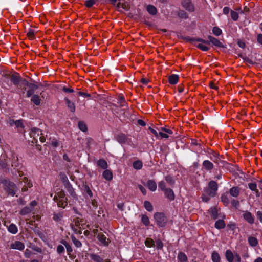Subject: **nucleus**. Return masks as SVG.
I'll use <instances>...</instances> for the list:
<instances>
[{
	"mask_svg": "<svg viewBox=\"0 0 262 262\" xmlns=\"http://www.w3.org/2000/svg\"><path fill=\"white\" fill-rule=\"evenodd\" d=\"M218 185L216 182L211 180L209 182L207 186L204 188L201 195V199L204 202H208L211 198L217 195Z\"/></svg>",
	"mask_w": 262,
	"mask_h": 262,
	"instance_id": "1",
	"label": "nucleus"
},
{
	"mask_svg": "<svg viewBox=\"0 0 262 262\" xmlns=\"http://www.w3.org/2000/svg\"><path fill=\"white\" fill-rule=\"evenodd\" d=\"M16 88L19 92H21L23 94L27 92L26 97H30L38 88V86L34 83H29L26 79L24 78L19 84L16 86Z\"/></svg>",
	"mask_w": 262,
	"mask_h": 262,
	"instance_id": "2",
	"label": "nucleus"
},
{
	"mask_svg": "<svg viewBox=\"0 0 262 262\" xmlns=\"http://www.w3.org/2000/svg\"><path fill=\"white\" fill-rule=\"evenodd\" d=\"M2 183L3 184L4 189L9 195L14 196L15 194L17 187L13 182L9 180H4Z\"/></svg>",
	"mask_w": 262,
	"mask_h": 262,
	"instance_id": "3",
	"label": "nucleus"
},
{
	"mask_svg": "<svg viewBox=\"0 0 262 262\" xmlns=\"http://www.w3.org/2000/svg\"><path fill=\"white\" fill-rule=\"evenodd\" d=\"M157 224L159 227H164L167 223V219L163 212H156L154 215Z\"/></svg>",
	"mask_w": 262,
	"mask_h": 262,
	"instance_id": "4",
	"label": "nucleus"
},
{
	"mask_svg": "<svg viewBox=\"0 0 262 262\" xmlns=\"http://www.w3.org/2000/svg\"><path fill=\"white\" fill-rule=\"evenodd\" d=\"M208 40H204L202 38H199L198 40L199 42H200L207 45H209L210 43H212V45L216 47H223L222 43L216 38L209 35L208 36Z\"/></svg>",
	"mask_w": 262,
	"mask_h": 262,
	"instance_id": "5",
	"label": "nucleus"
},
{
	"mask_svg": "<svg viewBox=\"0 0 262 262\" xmlns=\"http://www.w3.org/2000/svg\"><path fill=\"white\" fill-rule=\"evenodd\" d=\"M5 77L10 79L11 82L16 87L23 80L20 74L17 72H13L12 74H6Z\"/></svg>",
	"mask_w": 262,
	"mask_h": 262,
	"instance_id": "6",
	"label": "nucleus"
},
{
	"mask_svg": "<svg viewBox=\"0 0 262 262\" xmlns=\"http://www.w3.org/2000/svg\"><path fill=\"white\" fill-rule=\"evenodd\" d=\"M59 201H58V207L65 208L68 205V198L66 196V193L64 190H61L60 191L57 192Z\"/></svg>",
	"mask_w": 262,
	"mask_h": 262,
	"instance_id": "7",
	"label": "nucleus"
},
{
	"mask_svg": "<svg viewBox=\"0 0 262 262\" xmlns=\"http://www.w3.org/2000/svg\"><path fill=\"white\" fill-rule=\"evenodd\" d=\"M29 135L31 138H33V140L32 142L33 143H37V138L39 137L40 135H42L41 130L37 128H33L31 129Z\"/></svg>",
	"mask_w": 262,
	"mask_h": 262,
	"instance_id": "8",
	"label": "nucleus"
},
{
	"mask_svg": "<svg viewBox=\"0 0 262 262\" xmlns=\"http://www.w3.org/2000/svg\"><path fill=\"white\" fill-rule=\"evenodd\" d=\"M81 190L83 195L85 198H87L88 196H89L90 198H93V193L86 182L82 183Z\"/></svg>",
	"mask_w": 262,
	"mask_h": 262,
	"instance_id": "9",
	"label": "nucleus"
},
{
	"mask_svg": "<svg viewBox=\"0 0 262 262\" xmlns=\"http://www.w3.org/2000/svg\"><path fill=\"white\" fill-rule=\"evenodd\" d=\"M242 216L244 220L250 225H252L254 223V216L250 212L247 210L244 211H243Z\"/></svg>",
	"mask_w": 262,
	"mask_h": 262,
	"instance_id": "10",
	"label": "nucleus"
},
{
	"mask_svg": "<svg viewBox=\"0 0 262 262\" xmlns=\"http://www.w3.org/2000/svg\"><path fill=\"white\" fill-rule=\"evenodd\" d=\"M182 6L190 12L194 11V7L190 0H183L182 2Z\"/></svg>",
	"mask_w": 262,
	"mask_h": 262,
	"instance_id": "11",
	"label": "nucleus"
},
{
	"mask_svg": "<svg viewBox=\"0 0 262 262\" xmlns=\"http://www.w3.org/2000/svg\"><path fill=\"white\" fill-rule=\"evenodd\" d=\"M202 167L205 170L211 172L214 168V165L209 160H206L203 162Z\"/></svg>",
	"mask_w": 262,
	"mask_h": 262,
	"instance_id": "12",
	"label": "nucleus"
},
{
	"mask_svg": "<svg viewBox=\"0 0 262 262\" xmlns=\"http://www.w3.org/2000/svg\"><path fill=\"white\" fill-rule=\"evenodd\" d=\"M64 187L73 199L75 200H78V196L71 183L67 184Z\"/></svg>",
	"mask_w": 262,
	"mask_h": 262,
	"instance_id": "13",
	"label": "nucleus"
},
{
	"mask_svg": "<svg viewBox=\"0 0 262 262\" xmlns=\"http://www.w3.org/2000/svg\"><path fill=\"white\" fill-rule=\"evenodd\" d=\"M63 217V212H54L53 213V220L57 223H61Z\"/></svg>",
	"mask_w": 262,
	"mask_h": 262,
	"instance_id": "14",
	"label": "nucleus"
},
{
	"mask_svg": "<svg viewBox=\"0 0 262 262\" xmlns=\"http://www.w3.org/2000/svg\"><path fill=\"white\" fill-rule=\"evenodd\" d=\"M97 237L104 246H107L110 243V240L107 238L102 233H98Z\"/></svg>",
	"mask_w": 262,
	"mask_h": 262,
	"instance_id": "15",
	"label": "nucleus"
},
{
	"mask_svg": "<svg viewBox=\"0 0 262 262\" xmlns=\"http://www.w3.org/2000/svg\"><path fill=\"white\" fill-rule=\"evenodd\" d=\"M116 140L120 144H125L127 140V137L125 134L120 133L115 136Z\"/></svg>",
	"mask_w": 262,
	"mask_h": 262,
	"instance_id": "16",
	"label": "nucleus"
},
{
	"mask_svg": "<svg viewBox=\"0 0 262 262\" xmlns=\"http://www.w3.org/2000/svg\"><path fill=\"white\" fill-rule=\"evenodd\" d=\"M164 195L166 198L169 201H173L175 199V195L173 190L170 188H168L163 191Z\"/></svg>",
	"mask_w": 262,
	"mask_h": 262,
	"instance_id": "17",
	"label": "nucleus"
},
{
	"mask_svg": "<svg viewBox=\"0 0 262 262\" xmlns=\"http://www.w3.org/2000/svg\"><path fill=\"white\" fill-rule=\"evenodd\" d=\"M11 249L23 250L25 248L24 244L20 241H15L14 243L10 245Z\"/></svg>",
	"mask_w": 262,
	"mask_h": 262,
	"instance_id": "18",
	"label": "nucleus"
},
{
	"mask_svg": "<svg viewBox=\"0 0 262 262\" xmlns=\"http://www.w3.org/2000/svg\"><path fill=\"white\" fill-rule=\"evenodd\" d=\"M65 103L66 104L67 107L70 110V112L74 113L75 112L76 107L75 103L72 102L67 97L64 98V99Z\"/></svg>",
	"mask_w": 262,
	"mask_h": 262,
	"instance_id": "19",
	"label": "nucleus"
},
{
	"mask_svg": "<svg viewBox=\"0 0 262 262\" xmlns=\"http://www.w3.org/2000/svg\"><path fill=\"white\" fill-rule=\"evenodd\" d=\"M208 213L210 214L211 219L213 220H216L218 217V210L215 206L211 207L208 210Z\"/></svg>",
	"mask_w": 262,
	"mask_h": 262,
	"instance_id": "20",
	"label": "nucleus"
},
{
	"mask_svg": "<svg viewBox=\"0 0 262 262\" xmlns=\"http://www.w3.org/2000/svg\"><path fill=\"white\" fill-rule=\"evenodd\" d=\"M240 188L237 186H234L230 189L229 193L230 194L235 198H237L240 193Z\"/></svg>",
	"mask_w": 262,
	"mask_h": 262,
	"instance_id": "21",
	"label": "nucleus"
},
{
	"mask_svg": "<svg viewBox=\"0 0 262 262\" xmlns=\"http://www.w3.org/2000/svg\"><path fill=\"white\" fill-rule=\"evenodd\" d=\"M209 154L212 155L213 157H214V159H213L212 158V157H211L210 159L212 160L214 163H215L216 164H219V161H220V159L219 157V156H220L219 153H218L213 150H211V152H209Z\"/></svg>",
	"mask_w": 262,
	"mask_h": 262,
	"instance_id": "22",
	"label": "nucleus"
},
{
	"mask_svg": "<svg viewBox=\"0 0 262 262\" xmlns=\"http://www.w3.org/2000/svg\"><path fill=\"white\" fill-rule=\"evenodd\" d=\"M147 187L151 191H155L157 189V184L155 181L149 180L147 182Z\"/></svg>",
	"mask_w": 262,
	"mask_h": 262,
	"instance_id": "23",
	"label": "nucleus"
},
{
	"mask_svg": "<svg viewBox=\"0 0 262 262\" xmlns=\"http://www.w3.org/2000/svg\"><path fill=\"white\" fill-rule=\"evenodd\" d=\"M103 177L107 181L113 179V173L111 170L105 169L102 174Z\"/></svg>",
	"mask_w": 262,
	"mask_h": 262,
	"instance_id": "24",
	"label": "nucleus"
},
{
	"mask_svg": "<svg viewBox=\"0 0 262 262\" xmlns=\"http://www.w3.org/2000/svg\"><path fill=\"white\" fill-rule=\"evenodd\" d=\"M179 76L176 74H172L168 77V82L170 84H176L179 80Z\"/></svg>",
	"mask_w": 262,
	"mask_h": 262,
	"instance_id": "25",
	"label": "nucleus"
},
{
	"mask_svg": "<svg viewBox=\"0 0 262 262\" xmlns=\"http://www.w3.org/2000/svg\"><path fill=\"white\" fill-rule=\"evenodd\" d=\"M235 255H233L230 250H227L225 253V257L228 262H233L234 259Z\"/></svg>",
	"mask_w": 262,
	"mask_h": 262,
	"instance_id": "26",
	"label": "nucleus"
},
{
	"mask_svg": "<svg viewBox=\"0 0 262 262\" xmlns=\"http://www.w3.org/2000/svg\"><path fill=\"white\" fill-rule=\"evenodd\" d=\"M60 243L65 246L66 248L67 249V251L68 254L70 256H71V253L73 252V249H72L71 246L66 241H65L64 239H62L60 241Z\"/></svg>",
	"mask_w": 262,
	"mask_h": 262,
	"instance_id": "27",
	"label": "nucleus"
},
{
	"mask_svg": "<svg viewBox=\"0 0 262 262\" xmlns=\"http://www.w3.org/2000/svg\"><path fill=\"white\" fill-rule=\"evenodd\" d=\"M226 224L223 220L220 219L216 221L214 227L217 229H222L225 227Z\"/></svg>",
	"mask_w": 262,
	"mask_h": 262,
	"instance_id": "28",
	"label": "nucleus"
},
{
	"mask_svg": "<svg viewBox=\"0 0 262 262\" xmlns=\"http://www.w3.org/2000/svg\"><path fill=\"white\" fill-rule=\"evenodd\" d=\"M97 166L102 168L103 169H106L108 167V164L105 160L103 159H99L97 162Z\"/></svg>",
	"mask_w": 262,
	"mask_h": 262,
	"instance_id": "29",
	"label": "nucleus"
},
{
	"mask_svg": "<svg viewBox=\"0 0 262 262\" xmlns=\"http://www.w3.org/2000/svg\"><path fill=\"white\" fill-rule=\"evenodd\" d=\"M146 10L148 11V12L152 15H155L157 13V8L152 5H149L146 7Z\"/></svg>",
	"mask_w": 262,
	"mask_h": 262,
	"instance_id": "30",
	"label": "nucleus"
},
{
	"mask_svg": "<svg viewBox=\"0 0 262 262\" xmlns=\"http://www.w3.org/2000/svg\"><path fill=\"white\" fill-rule=\"evenodd\" d=\"M177 257L180 262H187L188 261L187 256L184 252H180Z\"/></svg>",
	"mask_w": 262,
	"mask_h": 262,
	"instance_id": "31",
	"label": "nucleus"
},
{
	"mask_svg": "<svg viewBox=\"0 0 262 262\" xmlns=\"http://www.w3.org/2000/svg\"><path fill=\"white\" fill-rule=\"evenodd\" d=\"M13 124H14L18 128L23 129L25 127L22 119L16 121L13 120L12 122L10 123V125L12 126Z\"/></svg>",
	"mask_w": 262,
	"mask_h": 262,
	"instance_id": "32",
	"label": "nucleus"
},
{
	"mask_svg": "<svg viewBox=\"0 0 262 262\" xmlns=\"http://www.w3.org/2000/svg\"><path fill=\"white\" fill-rule=\"evenodd\" d=\"M90 257L91 258V259L94 261L95 262H103V259L102 257H101L100 256L96 254H90Z\"/></svg>",
	"mask_w": 262,
	"mask_h": 262,
	"instance_id": "33",
	"label": "nucleus"
},
{
	"mask_svg": "<svg viewBox=\"0 0 262 262\" xmlns=\"http://www.w3.org/2000/svg\"><path fill=\"white\" fill-rule=\"evenodd\" d=\"M32 97L31 99V101L36 105H39L40 104L41 99L39 96L38 95H32Z\"/></svg>",
	"mask_w": 262,
	"mask_h": 262,
	"instance_id": "34",
	"label": "nucleus"
},
{
	"mask_svg": "<svg viewBox=\"0 0 262 262\" xmlns=\"http://www.w3.org/2000/svg\"><path fill=\"white\" fill-rule=\"evenodd\" d=\"M221 199L225 206H227L228 205L229 203V200L227 195V192L222 194L221 196Z\"/></svg>",
	"mask_w": 262,
	"mask_h": 262,
	"instance_id": "35",
	"label": "nucleus"
},
{
	"mask_svg": "<svg viewBox=\"0 0 262 262\" xmlns=\"http://www.w3.org/2000/svg\"><path fill=\"white\" fill-rule=\"evenodd\" d=\"M78 126L79 129L82 132H86L88 130V127L85 123L83 121H80L78 123Z\"/></svg>",
	"mask_w": 262,
	"mask_h": 262,
	"instance_id": "36",
	"label": "nucleus"
},
{
	"mask_svg": "<svg viewBox=\"0 0 262 262\" xmlns=\"http://www.w3.org/2000/svg\"><path fill=\"white\" fill-rule=\"evenodd\" d=\"M8 230L12 234H16L18 231V229L14 224L12 223L8 227Z\"/></svg>",
	"mask_w": 262,
	"mask_h": 262,
	"instance_id": "37",
	"label": "nucleus"
},
{
	"mask_svg": "<svg viewBox=\"0 0 262 262\" xmlns=\"http://www.w3.org/2000/svg\"><path fill=\"white\" fill-rule=\"evenodd\" d=\"M211 258L213 262H220L221 260L220 256L219 254L216 251H213L212 253Z\"/></svg>",
	"mask_w": 262,
	"mask_h": 262,
	"instance_id": "38",
	"label": "nucleus"
},
{
	"mask_svg": "<svg viewBox=\"0 0 262 262\" xmlns=\"http://www.w3.org/2000/svg\"><path fill=\"white\" fill-rule=\"evenodd\" d=\"M133 167L137 170L141 169L143 166V163L140 160H137L133 163Z\"/></svg>",
	"mask_w": 262,
	"mask_h": 262,
	"instance_id": "39",
	"label": "nucleus"
},
{
	"mask_svg": "<svg viewBox=\"0 0 262 262\" xmlns=\"http://www.w3.org/2000/svg\"><path fill=\"white\" fill-rule=\"evenodd\" d=\"M248 242L250 245L252 247H255L258 244V240L253 236H250L248 238Z\"/></svg>",
	"mask_w": 262,
	"mask_h": 262,
	"instance_id": "40",
	"label": "nucleus"
},
{
	"mask_svg": "<svg viewBox=\"0 0 262 262\" xmlns=\"http://www.w3.org/2000/svg\"><path fill=\"white\" fill-rule=\"evenodd\" d=\"M177 15L180 18L187 19L188 18V14L185 11L182 10H180L178 12Z\"/></svg>",
	"mask_w": 262,
	"mask_h": 262,
	"instance_id": "41",
	"label": "nucleus"
},
{
	"mask_svg": "<svg viewBox=\"0 0 262 262\" xmlns=\"http://www.w3.org/2000/svg\"><path fill=\"white\" fill-rule=\"evenodd\" d=\"M12 166L16 170L20 169L21 167V165L18 161V158L14 159L12 162Z\"/></svg>",
	"mask_w": 262,
	"mask_h": 262,
	"instance_id": "42",
	"label": "nucleus"
},
{
	"mask_svg": "<svg viewBox=\"0 0 262 262\" xmlns=\"http://www.w3.org/2000/svg\"><path fill=\"white\" fill-rule=\"evenodd\" d=\"M165 181L170 186H172L175 184V181L170 175H167L165 177Z\"/></svg>",
	"mask_w": 262,
	"mask_h": 262,
	"instance_id": "43",
	"label": "nucleus"
},
{
	"mask_svg": "<svg viewBox=\"0 0 262 262\" xmlns=\"http://www.w3.org/2000/svg\"><path fill=\"white\" fill-rule=\"evenodd\" d=\"M194 45L195 46H196L198 49H199L203 51H208L210 49L209 47H208L207 46L203 45V43L196 44L195 42V43H194Z\"/></svg>",
	"mask_w": 262,
	"mask_h": 262,
	"instance_id": "44",
	"label": "nucleus"
},
{
	"mask_svg": "<svg viewBox=\"0 0 262 262\" xmlns=\"http://www.w3.org/2000/svg\"><path fill=\"white\" fill-rule=\"evenodd\" d=\"M144 243L147 247L150 248L155 246V242L150 238H147L145 239Z\"/></svg>",
	"mask_w": 262,
	"mask_h": 262,
	"instance_id": "45",
	"label": "nucleus"
},
{
	"mask_svg": "<svg viewBox=\"0 0 262 262\" xmlns=\"http://www.w3.org/2000/svg\"><path fill=\"white\" fill-rule=\"evenodd\" d=\"M144 206L145 209L148 211H152L153 210V206L151 203L148 201H145L144 202Z\"/></svg>",
	"mask_w": 262,
	"mask_h": 262,
	"instance_id": "46",
	"label": "nucleus"
},
{
	"mask_svg": "<svg viewBox=\"0 0 262 262\" xmlns=\"http://www.w3.org/2000/svg\"><path fill=\"white\" fill-rule=\"evenodd\" d=\"M27 36L30 40L34 39L35 38V31L33 29H29Z\"/></svg>",
	"mask_w": 262,
	"mask_h": 262,
	"instance_id": "47",
	"label": "nucleus"
},
{
	"mask_svg": "<svg viewBox=\"0 0 262 262\" xmlns=\"http://www.w3.org/2000/svg\"><path fill=\"white\" fill-rule=\"evenodd\" d=\"M141 221L143 224L145 226H148L150 224L149 219L146 215H142Z\"/></svg>",
	"mask_w": 262,
	"mask_h": 262,
	"instance_id": "48",
	"label": "nucleus"
},
{
	"mask_svg": "<svg viewBox=\"0 0 262 262\" xmlns=\"http://www.w3.org/2000/svg\"><path fill=\"white\" fill-rule=\"evenodd\" d=\"M212 32L215 36H220L222 33V30L218 27H214L212 29Z\"/></svg>",
	"mask_w": 262,
	"mask_h": 262,
	"instance_id": "49",
	"label": "nucleus"
},
{
	"mask_svg": "<svg viewBox=\"0 0 262 262\" xmlns=\"http://www.w3.org/2000/svg\"><path fill=\"white\" fill-rule=\"evenodd\" d=\"M72 241L77 247H80L82 246V244L80 241L77 239L75 236H71Z\"/></svg>",
	"mask_w": 262,
	"mask_h": 262,
	"instance_id": "50",
	"label": "nucleus"
},
{
	"mask_svg": "<svg viewBox=\"0 0 262 262\" xmlns=\"http://www.w3.org/2000/svg\"><path fill=\"white\" fill-rule=\"evenodd\" d=\"M60 176H61L60 179L64 185V186L67 185V184L70 183L68 179V177L66 176V174H60Z\"/></svg>",
	"mask_w": 262,
	"mask_h": 262,
	"instance_id": "51",
	"label": "nucleus"
},
{
	"mask_svg": "<svg viewBox=\"0 0 262 262\" xmlns=\"http://www.w3.org/2000/svg\"><path fill=\"white\" fill-rule=\"evenodd\" d=\"M158 187L159 189L163 192L167 189L166 187V184L163 181H160L158 183Z\"/></svg>",
	"mask_w": 262,
	"mask_h": 262,
	"instance_id": "52",
	"label": "nucleus"
},
{
	"mask_svg": "<svg viewBox=\"0 0 262 262\" xmlns=\"http://www.w3.org/2000/svg\"><path fill=\"white\" fill-rule=\"evenodd\" d=\"M239 56L242 57L243 58V59L244 60V61H245L250 64L253 65L255 64L254 62H253L251 59H250V58L247 57L246 56H243L242 55H239Z\"/></svg>",
	"mask_w": 262,
	"mask_h": 262,
	"instance_id": "53",
	"label": "nucleus"
},
{
	"mask_svg": "<svg viewBox=\"0 0 262 262\" xmlns=\"http://www.w3.org/2000/svg\"><path fill=\"white\" fill-rule=\"evenodd\" d=\"M97 0H88L85 2V6L88 8L92 7L96 2Z\"/></svg>",
	"mask_w": 262,
	"mask_h": 262,
	"instance_id": "54",
	"label": "nucleus"
},
{
	"mask_svg": "<svg viewBox=\"0 0 262 262\" xmlns=\"http://www.w3.org/2000/svg\"><path fill=\"white\" fill-rule=\"evenodd\" d=\"M231 17L234 21H237L238 19V14L235 11L231 10Z\"/></svg>",
	"mask_w": 262,
	"mask_h": 262,
	"instance_id": "55",
	"label": "nucleus"
},
{
	"mask_svg": "<svg viewBox=\"0 0 262 262\" xmlns=\"http://www.w3.org/2000/svg\"><path fill=\"white\" fill-rule=\"evenodd\" d=\"M156 248H157V249H162L163 248V244L162 242L160 239H157L156 241Z\"/></svg>",
	"mask_w": 262,
	"mask_h": 262,
	"instance_id": "56",
	"label": "nucleus"
},
{
	"mask_svg": "<svg viewBox=\"0 0 262 262\" xmlns=\"http://www.w3.org/2000/svg\"><path fill=\"white\" fill-rule=\"evenodd\" d=\"M31 212V209L29 207H24L20 211V214L22 215L27 214Z\"/></svg>",
	"mask_w": 262,
	"mask_h": 262,
	"instance_id": "57",
	"label": "nucleus"
},
{
	"mask_svg": "<svg viewBox=\"0 0 262 262\" xmlns=\"http://www.w3.org/2000/svg\"><path fill=\"white\" fill-rule=\"evenodd\" d=\"M199 38H190V37H185V39L187 41H188V42H191V43H193L194 45V43H195L196 41H198V39H199Z\"/></svg>",
	"mask_w": 262,
	"mask_h": 262,
	"instance_id": "58",
	"label": "nucleus"
},
{
	"mask_svg": "<svg viewBox=\"0 0 262 262\" xmlns=\"http://www.w3.org/2000/svg\"><path fill=\"white\" fill-rule=\"evenodd\" d=\"M118 103H126L125 98L122 94H119L118 97Z\"/></svg>",
	"mask_w": 262,
	"mask_h": 262,
	"instance_id": "59",
	"label": "nucleus"
},
{
	"mask_svg": "<svg viewBox=\"0 0 262 262\" xmlns=\"http://www.w3.org/2000/svg\"><path fill=\"white\" fill-rule=\"evenodd\" d=\"M64 251H65L64 248L62 245H59L57 246V252H58V254H61L64 253Z\"/></svg>",
	"mask_w": 262,
	"mask_h": 262,
	"instance_id": "60",
	"label": "nucleus"
},
{
	"mask_svg": "<svg viewBox=\"0 0 262 262\" xmlns=\"http://www.w3.org/2000/svg\"><path fill=\"white\" fill-rule=\"evenodd\" d=\"M248 187L252 191H255L257 189V185L255 183H249Z\"/></svg>",
	"mask_w": 262,
	"mask_h": 262,
	"instance_id": "61",
	"label": "nucleus"
},
{
	"mask_svg": "<svg viewBox=\"0 0 262 262\" xmlns=\"http://www.w3.org/2000/svg\"><path fill=\"white\" fill-rule=\"evenodd\" d=\"M231 204L234 207L237 209L239 206V202L238 200L233 199L231 201Z\"/></svg>",
	"mask_w": 262,
	"mask_h": 262,
	"instance_id": "62",
	"label": "nucleus"
},
{
	"mask_svg": "<svg viewBox=\"0 0 262 262\" xmlns=\"http://www.w3.org/2000/svg\"><path fill=\"white\" fill-rule=\"evenodd\" d=\"M72 228L74 232L76 234H81L82 233V230L80 227L76 228L73 225L72 226Z\"/></svg>",
	"mask_w": 262,
	"mask_h": 262,
	"instance_id": "63",
	"label": "nucleus"
},
{
	"mask_svg": "<svg viewBox=\"0 0 262 262\" xmlns=\"http://www.w3.org/2000/svg\"><path fill=\"white\" fill-rule=\"evenodd\" d=\"M256 215L258 220L262 223V212L258 211L256 213Z\"/></svg>",
	"mask_w": 262,
	"mask_h": 262,
	"instance_id": "64",
	"label": "nucleus"
}]
</instances>
